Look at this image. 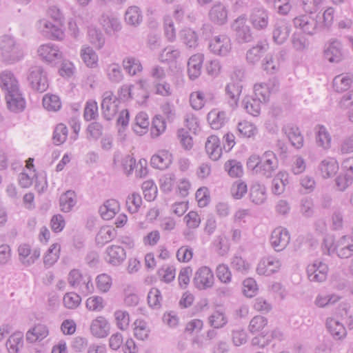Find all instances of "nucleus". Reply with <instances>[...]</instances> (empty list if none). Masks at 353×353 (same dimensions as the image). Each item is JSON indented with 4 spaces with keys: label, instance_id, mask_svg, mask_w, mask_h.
<instances>
[{
    "label": "nucleus",
    "instance_id": "nucleus-38",
    "mask_svg": "<svg viewBox=\"0 0 353 353\" xmlns=\"http://www.w3.org/2000/svg\"><path fill=\"white\" fill-rule=\"evenodd\" d=\"M80 56L88 67L95 68L97 65L98 55L92 48L83 46L81 48Z\"/></svg>",
    "mask_w": 353,
    "mask_h": 353
},
{
    "label": "nucleus",
    "instance_id": "nucleus-63",
    "mask_svg": "<svg viewBox=\"0 0 353 353\" xmlns=\"http://www.w3.org/2000/svg\"><path fill=\"white\" fill-rule=\"evenodd\" d=\"M114 317L118 328L121 330H125L128 327L130 315L128 312L117 310L114 312Z\"/></svg>",
    "mask_w": 353,
    "mask_h": 353
},
{
    "label": "nucleus",
    "instance_id": "nucleus-2",
    "mask_svg": "<svg viewBox=\"0 0 353 353\" xmlns=\"http://www.w3.org/2000/svg\"><path fill=\"white\" fill-rule=\"evenodd\" d=\"M254 97H245L242 101V105L248 114L257 117L261 112V103L265 101L263 83H256L254 85Z\"/></svg>",
    "mask_w": 353,
    "mask_h": 353
},
{
    "label": "nucleus",
    "instance_id": "nucleus-9",
    "mask_svg": "<svg viewBox=\"0 0 353 353\" xmlns=\"http://www.w3.org/2000/svg\"><path fill=\"white\" fill-rule=\"evenodd\" d=\"M209 49L214 54L226 56L232 49L230 39L224 34L216 36L210 40Z\"/></svg>",
    "mask_w": 353,
    "mask_h": 353
},
{
    "label": "nucleus",
    "instance_id": "nucleus-5",
    "mask_svg": "<svg viewBox=\"0 0 353 353\" xmlns=\"http://www.w3.org/2000/svg\"><path fill=\"white\" fill-rule=\"evenodd\" d=\"M323 57L330 63L341 62L345 57L341 41L336 39H330L325 45Z\"/></svg>",
    "mask_w": 353,
    "mask_h": 353
},
{
    "label": "nucleus",
    "instance_id": "nucleus-58",
    "mask_svg": "<svg viewBox=\"0 0 353 353\" xmlns=\"http://www.w3.org/2000/svg\"><path fill=\"white\" fill-rule=\"evenodd\" d=\"M68 130L63 123L58 124L53 132V141L56 145L64 143L68 137Z\"/></svg>",
    "mask_w": 353,
    "mask_h": 353
},
{
    "label": "nucleus",
    "instance_id": "nucleus-22",
    "mask_svg": "<svg viewBox=\"0 0 353 353\" xmlns=\"http://www.w3.org/2000/svg\"><path fill=\"white\" fill-rule=\"evenodd\" d=\"M172 163V155L169 151L162 150L151 157V165L159 170L168 168Z\"/></svg>",
    "mask_w": 353,
    "mask_h": 353
},
{
    "label": "nucleus",
    "instance_id": "nucleus-34",
    "mask_svg": "<svg viewBox=\"0 0 353 353\" xmlns=\"http://www.w3.org/2000/svg\"><path fill=\"white\" fill-rule=\"evenodd\" d=\"M319 169L324 179H327L334 175L338 170L339 165L334 159H324L321 162Z\"/></svg>",
    "mask_w": 353,
    "mask_h": 353
},
{
    "label": "nucleus",
    "instance_id": "nucleus-8",
    "mask_svg": "<svg viewBox=\"0 0 353 353\" xmlns=\"http://www.w3.org/2000/svg\"><path fill=\"white\" fill-rule=\"evenodd\" d=\"M120 99L115 97L110 91L103 94L101 102L102 114L105 119L110 121L119 110Z\"/></svg>",
    "mask_w": 353,
    "mask_h": 353
},
{
    "label": "nucleus",
    "instance_id": "nucleus-11",
    "mask_svg": "<svg viewBox=\"0 0 353 353\" xmlns=\"http://www.w3.org/2000/svg\"><path fill=\"white\" fill-rule=\"evenodd\" d=\"M290 236L288 231L283 228H275L271 234L270 244L276 252L284 250L290 243Z\"/></svg>",
    "mask_w": 353,
    "mask_h": 353
},
{
    "label": "nucleus",
    "instance_id": "nucleus-54",
    "mask_svg": "<svg viewBox=\"0 0 353 353\" xmlns=\"http://www.w3.org/2000/svg\"><path fill=\"white\" fill-rule=\"evenodd\" d=\"M142 204V199L139 194L133 192L128 196L126 206L129 212L133 214L139 211Z\"/></svg>",
    "mask_w": 353,
    "mask_h": 353
},
{
    "label": "nucleus",
    "instance_id": "nucleus-17",
    "mask_svg": "<svg viewBox=\"0 0 353 353\" xmlns=\"http://www.w3.org/2000/svg\"><path fill=\"white\" fill-rule=\"evenodd\" d=\"M126 258L125 250L119 245H111L107 248L105 260L113 265L121 264Z\"/></svg>",
    "mask_w": 353,
    "mask_h": 353
},
{
    "label": "nucleus",
    "instance_id": "nucleus-47",
    "mask_svg": "<svg viewBox=\"0 0 353 353\" xmlns=\"http://www.w3.org/2000/svg\"><path fill=\"white\" fill-rule=\"evenodd\" d=\"M183 43L188 48H195L198 45V35L190 28H185L180 32Z\"/></svg>",
    "mask_w": 353,
    "mask_h": 353
},
{
    "label": "nucleus",
    "instance_id": "nucleus-51",
    "mask_svg": "<svg viewBox=\"0 0 353 353\" xmlns=\"http://www.w3.org/2000/svg\"><path fill=\"white\" fill-rule=\"evenodd\" d=\"M43 105L48 111L57 112L61 108L60 98L55 94H46L43 98Z\"/></svg>",
    "mask_w": 353,
    "mask_h": 353
},
{
    "label": "nucleus",
    "instance_id": "nucleus-52",
    "mask_svg": "<svg viewBox=\"0 0 353 353\" xmlns=\"http://www.w3.org/2000/svg\"><path fill=\"white\" fill-rule=\"evenodd\" d=\"M250 199L257 205L262 204L265 201V188L259 183H254L250 188Z\"/></svg>",
    "mask_w": 353,
    "mask_h": 353
},
{
    "label": "nucleus",
    "instance_id": "nucleus-20",
    "mask_svg": "<svg viewBox=\"0 0 353 353\" xmlns=\"http://www.w3.org/2000/svg\"><path fill=\"white\" fill-rule=\"evenodd\" d=\"M207 120L212 129L219 130L228 123L229 118L225 111L214 108L208 112Z\"/></svg>",
    "mask_w": 353,
    "mask_h": 353
},
{
    "label": "nucleus",
    "instance_id": "nucleus-4",
    "mask_svg": "<svg viewBox=\"0 0 353 353\" xmlns=\"http://www.w3.org/2000/svg\"><path fill=\"white\" fill-rule=\"evenodd\" d=\"M43 61L51 66H56L63 60V54L57 46L48 43L39 46L37 50Z\"/></svg>",
    "mask_w": 353,
    "mask_h": 353
},
{
    "label": "nucleus",
    "instance_id": "nucleus-19",
    "mask_svg": "<svg viewBox=\"0 0 353 353\" xmlns=\"http://www.w3.org/2000/svg\"><path fill=\"white\" fill-rule=\"evenodd\" d=\"M110 325L103 316H98L90 325V332L97 338L106 337L110 334Z\"/></svg>",
    "mask_w": 353,
    "mask_h": 353
},
{
    "label": "nucleus",
    "instance_id": "nucleus-53",
    "mask_svg": "<svg viewBox=\"0 0 353 353\" xmlns=\"http://www.w3.org/2000/svg\"><path fill=\"white\" fill-rule=\"evenodd\" d=\"M208 321L210 326L219 329L223 327L228 323V319L223 312L216 310L209 316Z\"/></svg>",
    "mask_w": 353,
    "mask_h": 353
},
{
    "label": "nucleus",
    "instance_id": "nucleus-1",
    "mask_svg": "<svg viewBox=\"0 0 353 353\" xmlns=\"http://www.w3.org/2000/svg\"><path fill=\"white\" fill-rule=\"evenodd\" d=\"M0 57L7 65H12L24 57V50L14 37L5 34L0 37Z\"/></svg>",
    "mask_w": 353,
    "mask_h": 353
},
{
    "label": "nucleus",
    "instance_id": "nucleus-3",
    "mask_svg": "<svg viewBox=\"0 0 353 353\" xmlns=\"http://www.w3.org/2000/svg\"><path fill=\"white\" fill-rule=\"evenodd\" d=\"M28 81L32 88L39 92H45L48 88V80L43 67L32 66L28 71Z\"/></svg>",
    "mask_w": 353,
    "mask_h": 353
},
{
    "label": "nucleus",
    "instance_id": "nucleus-42",
    "mask_svg": "<svg viewBox=\"0 0 353 353\" xmlns=\"http://www.w3.org/2000/svg\"><path fill=\"white\" fill-rule=\"evenodd\" d=\"M150 122L148 116L145 112H141L135 117V123L133 125V130L137 134H145L148 128Z\"/></svg>",
    "mask_w": 353,
    "mask_h": 353
},
{
    "label": "nucleus",
    "instance_id": "nucleus-59",
    "mask_svg": "<svg viewBox=\"0 0 353 353\" xmlns=\"http://www.w3.org/2000/svg\"><path fill=\"white\" fill-rule=\"evenodd\" d=\"M141 188L143 192L144 197L147 201H152L155 199L157 193V188L154 183L151 180L145 181L143 183Z\"/></svg>",
    "mask_w": 353,
    "mask_h": 353
},
{
    "label": "nucleus",
    "instance_id": "nucleus-50",
    "mask_svg": "<svg viewBox=\"0 0 353 353\" xmlns=\"http://www.w3.org/2000/svg\"><path fill=\"white\" fill-rule=\"evenodd\" d=\"M115 236V231L110 228H102L96 236V243L99 246H103L111 241Z\"/></svg>",
    "mask_w": 353,
    "mask_h": 353
},
{
    "label": "nucleus",
    "instance_id": "nucleus-44",
    "mask_svg": "<svg viewBox=\"0 0 353 353\" xmlns=\"http://www.w3.org/2000/svg\"><path fill=\"white\" fill-rule=\"evenodd\" d=\"M88 34L90 42L97 49H101L104 46L105 39L100 30L90 27L88 28Z\"/></svg>",
    "mask_w": 353,
    "mask_h": 353
},
{
    "label": "nucleus",
    "instance_id": "nucleus-31",
    "mask_svg": "<svg viewBox=\"0 0 353 353\" xmlns=\"http://www.w3.org/2000/svg\"><path fill=\"white\" fill-rule=\"evenodd\" d=\"M213 99L212 94H205L202 91L193 92L190 96V105L196 110H201L208 101H212Z\"/></svg>",
    "mask_w": 353,
    "mask_h": 353
},
{
    "label": "nucleus",
    "instance_id": "nucleus-10",
    "mask_svg": "<svg viewBox=\"0 0 353 353\" xmlns=\"http://www.w3.org/2000/svg\"><path fill=\"white\" fill-rule=\"evenodd\" d=\"M306 272L310 281L323 282L327 279L328 266L321 261L316 260L307 266Z\"/></svg>",
    "mask_w": 353,
    "mask_h": 353
},
{
    "label": "nucleus",
    "instance_id": "nucleus-7",
    "mask_svg": "<svg viewBox=\"0 0 353 353\" xmlns=\"http://www.w3.org/2000/svg\"><path fill=\"white\" fill-rule=\"evenodd\" d=\"M237 41L240 43H248L252 41V36L250 26L247 24L245 15L239 16L232 24Z\"/></svg>",
    "mask_w": 353,
    "mask_h": 353
},
{
    "label": "nucleus",
    "instance_id": "nucleus-29",
    "mask_svg": "<svg viewBox=\"0 0 353 353\" xmlns=\"http://www.w3.org/2000/svg\"><path fill=\"white\" fill-rule=\"evenodd\" d=\"M242 85L238 82L229 83L225 87V94L228 98V103L232 109L238 105Z\"/></svg>",
    "mask_w": 353,
    "mask_h": 353
},
{
    "label": "nucleus",
    "instance_id": "nucleus-32",
    "mask_svg": "<svg viewBox=\"0 0 353 353\" xmlns=\"http://www.w3.org/2000/svg\"><path fill=\"white\" fill-rule=\"evenodd\" d=\"M119 210V203L115 199L106 201L99 208L102 219L110 220L112 219Z\"/></svg>",
    "mask_w": 353,
    "mask_h": 353
},
{
    "label": "nucleus",
    "instance_id": "nucleus-46",
    "mask_svg": "<svg viewBox=\"0 0 353 353\" xmlns=\"http://www.w3.org/2000/svg\"><path fill=\"white\" fill-rule=\"evenodd\" d=\"M60 245L57 243L52 244L43 257V263L46 267L50 268L53 265L59 257Z\"/></svg>",
    "mask_w": 353,
    "mask_h": 353
},
{
    "label": "nucleus",
    "instance_id": "nucleus-55",
    "mask_svg": "<svg viewBox=\"0 0 353 353\" xmlns=\"http://www.w3.org/2000/svg\"><path fill=\"white\" fill-rule=\"evenodd\" d=\"M231 268L242 274H247L250 265L239 254H235L231 259Z\"/></svg>",
    "mask_w": 353,
    "mask_h": 353
},
{
    "label": "nucleus",
    "instance_id": "nucleus-62",
    "mask_svg": "<svg viewBox=\"0 0 353 353\" xmlns=\"http://www.w3.org/2000/svg\"><path fill=\"white\" fill-rule=\"evenodd\" d=\"M258 290L257 285L254 279L248 278L243 282V293L249 298L254 296Z\"/></svg>",
    "mask_w": 353,
    "mask_h": 353
},
{
    "label": "nucleus",
    "instance_id": "nucleus-35",
    "mask_svg": "<svg viewBox=\"0 0 353 353\" xmlns=\"http://www.w3.org/2000/svg\"><path fill=\"white\" fill-rule=\"evenodd\" d=\"M101 23L107 32H118L122 28L119 19L113 14H103L101 16Z\"/></svg>",
    "mask_w": 353,
    "mask_h": 353
},
{
    "label": "nucleus",
    "instance_id": "nucleus-57",
    "mask_svg": "<svg viewBox=\"0 0 353 353\" xmlns=\"http://www.w3.org/2000/svg\"><path fill=\"white\" fill-rule=\"evenodd\" d=\"M147 299L148 305L152 308L159 309L161 307L163 298L159 289L152 288L149 291Z\"/></svg>",
    "mask_w": 353,
    "mask_h": 353
},
{
    "label": "nucleus",
    "instance_id": "nucleus-25",
    "mask_svg": "<svg viewBox=\"0 0 353 353\" xmlns=\"http://www.w3.org/2000/svg\"><path fill=\"white\" fill-rule=\"evenodd\" d=\"M265 48L262 41L257 43L255 46L250 48L246 53L248 61L253 65L261 63L262 66L265 65Z\"/></svg>",
    "mask_w": 353,
    "mask_h": 353
},
{
    "label": "nucleus",
    "instance_id": "nucleus-43",
    "mask_svg": "<svg viewBox=\"0 0 353 353\" xmlns=\"http://www.w3.org/2000/svg\"><path fill=\"white\" fill-rule=\"evenodd\" d=\"M224 168L233 178H239L243 174V165L236 159H230L225 163Z\"/></svg>",
    "mask_w": 353,
    "mask_h": 353
},
{
    "label": "nucleus",
    "instance_id": "nucleus-23",
    "mask_svg": "<svg viewBox=\"0 0 353 353\" xmlns=\"http://www.w3.org/2000/svg\"><path fill=\"white\" fill-rule=\"evenodd\" d=\"M203 61L204 55L201 53L190 57L188 62V73L190 79L194 80L200 76Z\"/></svg>",
    "mask_w": 353,
    "mask_h": 353
},
{
    "label": "nucleus",
    "instance_id": "nucleus-27",
    "mask_svg": "<svg viewBox=\"0 0 353 353\" xmlns=\"http://www.w3.org/2000/svg\"><path fill=\"white\" fill-rule=\"evenodd\" d=\"M48 327L46 325L39 323L27 332L26 338L27 341L32 343L42 341L48 336Z\"/></svg>",
    "mask_w": 353,
    "mask_h": 353
},
{
    "label": "nucleus",
    "instance_id": "nucleus-56",
    "mask_svg": "<svg viewBox=\"0 0 353 353\" xmlns=\"http://www.w3.org/2000/svg\"><path fill=\"white\" fill-rule=\"evenodd\" d=\"M348 172L340 173L335 179V183L339 191H345L353 182V174Z\"/></svg>",
    "mask_w": 353,
    "mask_h": 353
},
{
    "label": "nucleus",
    "instance_id": "nucleus-26",
    "mask_svg": "<svg viewBox=\"0 0 353 353\" xmlns=\"http://www.w3.org/2000/svg\"><path fill=\"white\" fill-rule=\"evenodd\" d=\"M228 11L221 3L214 4L210 10L209 17L212 21L223 25L227 22Z\"/></svg>",
    "mask_w": 353,
    "mask_h": 353
},
{
    "label": "nucleus",
    "instance_id": "nucleus-40",
    "mask_svg": "<svg viewBox=\"0 0 353 353\" xmlns=\"http://www.w3.org/2000/svg\"><path fill=\"white\" fill-rule=\"evenodd\" d=\"M143 19L141 11L137 6L129 7L125 13V22L132 26H138Z\"/></svg>",
    "mask_w": 353,
    "mask_h": 353
},
{
    "label": "nucleus",
    "instance_id": "nucleus-28",
    "mask_svg": "<svg viewBox=\"0 0 353 353\" xmlns=\"http://www.w3.org/2000/svg\"><path fill=\"white\" fill-rule=\"evenodd\" d=\"M205 150L209 157L213 160H218L222 154V148L219 145L218 137L212 135L208 138L205 143Z\"/></svg>",
    "mask_w": 353,
    "mask_h": 353
},
{
    "label": "nucleus",
    "instance_id": "nucleus-39",
    "mask_svg": "<svg viewBox=\"0 0 353 353\" xmlns=\"http://www.w3.org/2000/svg\"><path fill=\"white\" fill-rule=\"evenodd\" d=\"M314 130L317 145L324 149L329 148L331 144V137L326 128L322 125H317Z\"/></svg>",
    "mask_w": 353,
    "mask_h": 353
},
{
    "label": "nucleus",
    "instance_id": "nucleus-18",
    "mask_svg": "<svg viewBox=\"0 0 353 353\" xmlns=\"http://www.w3.org/2000/svg\"><path fill=\"white\" fill-rule=\"evenodd\" d=\"M325 327L335 340H342L347 336V330L345 325L334 318H327L325 322Z\"/></svg>",
    "mask_w": 353,
    "mask_h": 353
},
{
    "label": "nucleus",
    "instance_id": "nucleus-15",
    "mask_svg": "<svg viewBox=\"0 0 353 353\" xmlns=\"http://www.w3.org/2000/svg\"><path fill=\"white\" fill-rule=\"evenodd\" d=\"M39 28L50 39L62 40L64 37V32L61 28L45 19L39 21Z\"/></svg>",
    "mask_w": 353,
    "mask_h": 353
},
{
    "label": "nucleus",
    "instance_id": "nucleus-60",
    "mask_svg": "<svg viewBox=\"0 0 353 353\" xmlns=\"http://www.w3.org/2000/svg\"><path fill=\"white\" fill-rule=\"evenodd\" d=\"M248 192V187L245 182L236 181L232 185L231 194L235 199H241Z\"/></svg>",
    "mask_w": 353,
    "mask_h": 353
},
{
    "label": "nucleus",
    "instance_id": "nucleus-36",
    "mask_svg": "<svg viewBox=\"0 0 353 353\" xmlns=\"http://www.w3.org/2000/svg\"><path fill=\"white\" fill-rule=\"evenodd\" d=\"M76 203V194L72 190H68L60 196L59 206L63 212H70Z\"/></svg>",
    "mask_w": 353,
    "mask_h": 353
},
{
    "label": "nucleus",
    "instance_id": "nucleus-24",
    "mask_svg": "<svg viewBox=\"0 0 353 353\" xmlns=\"http://www.w3.org/2000/svg\"><path fill=\"white\" fill-rule=\"evenodd\" d=\"M290 30V26L285 20L278 21L272 32L274 41L277 44L283 43L289 37Z\"/></svg>",
    "mask_w": 353,
    "mask_h": 353
},
{
    "label": "nucleus",
    "instance_id": "nucleus-45",
    "mask_svg": "<svg viewBox=\"0 0 353 353\" xmlns=\"http://www.w3.org/2000/svg\"><path fill=\"white\" fill-rule=\"evenodd\" d=\"M253 27L257 30L263 29L265 27V10L263 8H253L250 17Z\"/></svg>",
    "mask_w": 353,
    "mask_h": 353
},
{
    "label": "nucleus",
    "instance_id": "nucleus-33",
    "mask_svg": "<svg viewBox=\"0 0 353 353\" xmlns=\"http://www.w3.org/2000/svg\"><path fill=\"white\" fill-rule=\"evenodd\" d=\"M247 168L252 174H264L265 161L259 155L254 154L248 158Z\"/></svg>",
    "mask_w": 353,
    "mask_h": 353
},
{
    "label": "nucleus",
    "instance_id": "nucleus-12",
    "mask_svg": "<svg viewBox=\"0 0 353 353\" xmlns=\"http://www.w3.org/2000/svg\"><path fill=\"white\" fill-rule=\"evenodd\" d=\"M334 250L340 259L352 257L353 256V233L341 237L336 241Z\"/></svg>",
    "mask_w": 353,
    "mask_h": 353
},
{
    "label": "nucleus",
    "instance_id": "nucleus-30",
    "mask_svg": "<svg viewBox=\"0 0 353 353\" xmlns=\"http://www.w3.org/2000/svg\"><path fill=\"white\" fill-rule=\"evenodd\" d=\"M352 82L353 74H339L334 78L332 81V86L335 92L342 93L349 90Z\"/></svg>",
    "mask_w": 353,
    "mask_h": 353
},
{
    "label": "nucleus",
    "instance_id": "nucleus-14",
    "mask_svg": "<svg viewBox=\"0 0 353 353\" xmlns=\"http://www.w3.org/2000/svg\"><path fill=\"white\" fill-rule=\"evenodd\" d=\"M282 132L287 136L291 145L296 149H301L304 144V137L299 128L293 123H287L282 128Z\"/></svg>",
    "mask_w": 353,
    "mask_h": 353
},
{
    "label": "nucleus",
    "instance_id": "nucleus-49",
    "mask_svg": "<svg viewBox=\"0 0 353 353\" xmlns=\"http://www.w3.org/2000/svg\"><path fill=\"white\" fill-rule=\"evenodd\" d=\"M105 72L108 79L112 83H119L123 78L121 68L116 63L109 64L106 67Z\"/></svg>",
    "mask_w": 353,
    "mask_h": 353
},
{
    "label": "nucleus",
    "instance_id": "nucleus-48",
    "mask_svg": "<svg viewBox=\"0 0 353 353\" xmlns=\"http://www.w3.org/2000/svg\"><path fill=\"white\" fill-rule=\"evenodd\" d=\"M166 129V122L161 115H156L153 120L151 127L150 134L152 138H156L162 134Z\"/></svg>",
    "mask_w": 353,
    "mask_h": 353
},
{
    "label": "nucleus",
    "instance_id": "nucleus-61",
    "mask_svg": "<svg viewBox=\"0 0 353 353\" xmlns=\"http://www.w3.org/2000/svg\"><path fill=\"white\" fill-rule=\"evenodd\" d=\"M64 306L68 309H74L77 307L81 301V296L74 292H69L63 296Z\"/></svg>",
    "mask_w": 353,
    "mask_h": 353
},
{
    "label": "nucleus",
    "instance_id": "nucleus-13",
    "mask_svg": "<svg viewBox=\"0 0 353 353\" xmlns=\"http://www.w3.org/2000/svg\"><path fill=\"white\" fill-rule=\"evenodd\" d=\"M193 282L195 287L199 290L210 288L214 283L212 270L206 266L200 268L195 273Z\"/></svg>",
    "mask_w": 353,
    "mask_h": 353
},
{
    "label": "nucleus",
    "instance_id": "nucleus-41",
    "mask_svg": "<svg viewBox=\"0 0 353 353\" xmlns=\"http://www.w3.org/2000/svg\"><path fill=\"white\" fill-rule=\"evenodd\" d=\"M23 345V335L21 332L12 334L6 342L8 353H18Z\"/></svg>",
    "mask_w": 353,
    "mask_h": 353
},
{
    "label": "nucleus",
    "instance_id": "nucleus-37",
    "mask_svg": "<svg viewBox=\"0 0 353 353\" xmlns=\"http://www.w3.org/2000/svg\"><path fill=\"white\" fill-rule=\"evenodd\" d=\"M123 67L130 76H134L143 70L140 60L134 57H127L122 62Z\"/></svg>",
    "mask_w": 353,
    "mask_h": 353
},
{
    "label": "nucleus",
    "instance_id": "nucleus-16",
    "mask_svg": "<svg viewBox=\"0 0 353 353\" xmlns=\"http://www.w3.org/2000/svg\"><path fill=\"white\" fill-rule=\"evenodd\" d=\"M8 109L14 112H22L26 107V101L19 90L6 94Z\"/></svg>",
    "mask_w": 353,
    "mask_h": 353
},
{
    "label": "nucleus",
    "instance_id": "nucleus-21",
    "mask_svg": "<svg viewBox=\"0 0 353 353\" xmlns=\"http://www.w3.org/2000/svg\"><path fill=\"white\" fill-rule=\"evenodd\" d=\"M0 86L6 94L19 90V83L12 72L5 70L0 73Z\"/></svg>",
    "mask_w": 353,
    "mask_h": 353
},
{
    "label": "nucleus",
    "instance_id": "nucleus-64",
    "mask_svg": "<svg viewBox=\"0 0 353 353\" xmlns=\"http://www.w3.org/2000/svg\"><path fill=\"white\" fill-rule=\"evenodd\" d=\"M98 116L97 103L94 101H88L86 102L84 108L83 117L87 121L95 119Z\"/></svg>",
    "mask_w": 353,
    "mask_h": 353
},
{
    "label": "nucleus",
    "instance_id": "nucleus-6",
    "mask_svg": "<svg viewBox=\"0 0 353 353\" xmlns=\"http://www.w3.org/2000/svg\"><path fill=\"white\" fill-rule=\"evenodd\" d=\"M317 17L313 16V13L301 14L293 19L295 28H299L303 33L308 35H313L319 28Z\"/></svg>",
    "mask_w": 353,
    "mask_h": 353
}]
</instances>
